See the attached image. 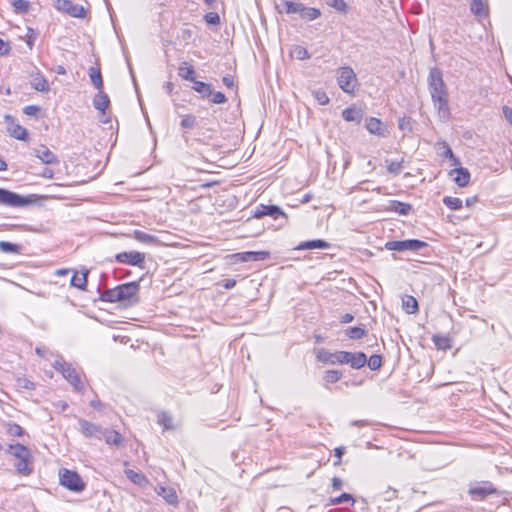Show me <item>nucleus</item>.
Listing matches in <instances>:
<instances>
[{"label": "nucleus", "mask_w": 512, "mask_h": 512, "mask_svg": "<svg viewBox=\"0 0 512 512\" xmlns=\"http://www.w3.org/2000/svg\"><path fill=\"white\" fill-rule=\"evenodd\" d=\"M196 125V117L193 115H186L180 122V126L185 129H192Z\"/></svg>", "instance_id": "5fc2aeb1"}, {"label": "nucleus", "mask_w": 512, "mask_h": 512, "mask_svg": "<svg viewBox=\"0 0 512 512\" xmlns=\"http://www.w3.org/2000/svg\"><path fill=\"white\" fill-rule=\"evenodd\" d=\"M337 82L345 93L353 94L357 85V77L351 67L345 66L340 68Z\"/></svg>", "instance_id": "0eeeda50"}, {"label": "nucleus", "mask_w": 512, "mask_h": 512, "mask_svg": "<svg viewBox=\"0 0 512 512\" xmlns=\"http://www.w3.org/2000/svg\"><path fill=\"white\" fill-rule=\"evenodd\" d=\"M442 147L444 149L442 157L448 158L451 161L452 166L460 165V160L454 155L452 149L446 142H442Z\"/></svg>", "instance_id": "37998d69"}, {"label": "nucleus", "mask_w": 512, "mask_h": 512, "mask_svg": "<svg viewBox=\"0 0 512 512\" xmlns=\"http://www.w3.org/2000/svg\"><path fill=\"white\" fill-rule=\"evenodd\" d=\"M469 494L474 500H483L489 495L497 494V489L491 482L486 481L482 482L478 486L471 487L469 489Z\"/></svg>", "instance_id": "ddd939ff"}, {"label": "nucleus", "mask_w": 512, "mask_h": 512, "mask_svg": "<svg viewBox=\"0 0 512 512\" xmlns=\"http://www.w3.org/2000/svg\"><path fill=\"white\" fill-rule=\"evenodd\" d=\"M79 425L81 428V432L89 438L102 439L103 433L105 429H102L101 426L89 422L84 419L79 420Z\"/></svg>", "instance_id": "2eb2a0df"}, {"label": "nucleus", "mask_w": 512, "mask_h": 512, "mask_svg": "<svg viewBox=\"0 0 512 512\" xmlns=\"http://www.w3.org/2000/svg\"><path fill=\"white\" fill-rule=\"evenodd\" d=\"M311 94L313 98L317 101V103L320 105H327L330 101L328 95L322 89H313L311 91Z\"/></svg>", "instance_id": "49530a36"}, {"label": "nucleus", "mask_w": 512, "mask_h": 512, "mask_svg": "<svg viewBox=\"0 0 512 512\" xmlns=\"http://www.w3.org/2000/svg\"><path fill=\"white\" fill-rule=\"evenodd\" d=\"M366 129L377 136L385 135V128L383 123L378 118L370 117L366 122Z\"/></svg>", "instance_id": "5701e85b"}, {"label": "nucleus", "mask_w": 512, "mask_h": 512, "mask_svg": "<svg viewBox=\"0 0 512 512\" xmlns=\"http://www.w3.org/2000/svg\"><path fill=\"white\" fill-rule=\"evenodd\" d=\"M4 426L6 427L7 434L12 437H22L25 433L24 429L16 423L5 422Z\"/></svg>", "instance_id": "e433bc0d"}, {"label": "nucleus", "mask_w": 512, "mask_h": 512, "mask_svg": "<svg viewBox=\"0 0 512 512\" xmlns=\"http://www.w3.org/2000/svg\"><path fill=\"white\" fill-rule=\"evenodd\" d=\"M157 423L163 426L164 429L170 430L173 429V419L171 415L167 412H161L157 416Z\"/></svg>", "instance_id": "58836bf2"}, {"label": "nucleus", "mask_w": 512, "mask_h": 512, "mask_svg": "<svg viewBox=\"0 0 512 512\" xmlns=\"http://www.w3.org/2000/svg\"><path fill=\"white\" fill-rule=\"evenodd\" d=\"M295 54H296L297 59H299V60H304V59L310 58L308 51L304 47H301V46L296 47Z\"/></svg>", "instance_id": "052dcab7"}, {"label": "nucleus", "mask_w": 512, "mask_h": 512, "mask_svg": "<svg viewBox=\"0 0 512 512\" xmlns=\"http://www.w3.org/2000/svg\"><path fill=\"white\" fill-rule=\"evenodd\" d=\"M402 307L408 314H414L419 309L416 298L410 295H407L405 298H403Z\"/></svg>", "instance_id": "7c9ffc66"}, {"label": "nucleus", "mask_w": 512, "mask_h": 512, "mask_svg": "<svg viewBox=\"0 0 512 512\" xmlns=\"http://www.w3.org/2000/svg\"><path fill=\"white\" fill-rule=\"evenodd\" d=\"M59 483L66 489L73 492H81L85 488V483L80 475L77 472L66 468H62L59 471Z\"/></svg>", "instance_id": "39448f33"}, {"label": "nucleus", "mask_w": 512, "mask_h": 512, "mask_svg": "<svg viewBox=\"0 0 512 512\" xmlns=\"http://www.w3.org/2000/svg\"><path fill=\"white\" fill-rule=\"evenodd\" d=\"M0 250L4 253H19L20 246L11 242L0 241Z\"/></svg>", "instance_id": "de8ad7c7"}, {"label": "nucleus", "mask_w": 512, "mask_h": 512, "mask_svg": "<svg viewBox=\"0 0 512 512\" xmlns=\"http://www.w3.org/2000/svg\"><path fill=\"white\" fill-rule=\"evenodd\" d=\"M345 355L346 351L330 352L329 350L322 348L318 350L316 357L320 362L335 365L345 364Z\"/></svg>", "instance_id": "9b49d317"}, {"label": "nucleus", "mask_w": 512, "mask_h": 512, "mask_svg": "<svg viewBox=\"0 0 512 512\" xmlns=\"http://www.w3.org/2000/svg\"><path fill=\"white\" fill-rule=\"evenodd\" d=\"M303 3L282 0L281 6H286V14H299Z\"/></svg>", "instance_id": "79ce46f5"}, {"label": "nucleus", "mask_w": 512, "mask_h": 512, "mask_svg": "<svg viewBox=\"0 0 512 512\" xmlns=\"http://www.w3.org/2000/svg\"><path fill=\"white\" fill-rule=\"evenodd\" d=\"M255 254L256 261L265 260L270 256L268 251H255Z\"/></svg>", "instance_id": "338daca9"}, {"label": "nucleus", "mask_w": 512, "mask_h": 512, "mask_svg": "<svg viewBox=\"0 0 512 512\" xmlns=\"http://www.w3.org/2000/svg\"><path fill=\"white\" fill-rule=\"evenodd\" d=\"M6 453L14 456L17 461L14 463V467L18 474L23 476H29L33 473V456L29 448L23 444L15 443L9 444L6 449Z\"/></svg>", "instance_id": "f03ea898"}, {"label": "nucleus", "mask_w": 512, "mask_h": 512, "mask_svg": "<svg viewBox=\"0 0 512 512\" xmlns=\"http://www.w3.org/2000/svg\"><path fill=\"white\" fill-rule=\"evenodd\" d=\"M145 253L139 251H130V266H138L144 269Z\"/></svg>", "instance_id": "4c0bfd02"}, {"label": "nucleus", "mask_w": 512, "mask_h": 512, "mask_svg": "<svg viewBox=\"0 0 512 512\" xmlns=\"http://www.w3.org/2000/svg\"><path fill=\"white\" fill-rule=\"evenodd\" d=\"M332 488L335 491L341 490L343 488V481L339 477H333Z\"/></svg>", "instance_id": "e2e57ef3"}, {"label": "nucleus", "mask_w": 512, "mask_h": 512, "mask_svg": "<svg viewBox=\"0 0 512 512\" xmlns=\"http://www.w3.org/2000/svg\"><path fill=\"white\" fill-rule=\"evenodd\" d=\"M114 341H120L121 343L127 342V336L120 330L116 331L112 335Z\"/></svg>", "instance_id": "680f3d73"}, {"label": "nucleus", "mask_w": 512, "mask_h": 512, "mask_svg": "<svg viewBox=\"0 0 512 512\" xmlns=\"http://www.w3.org/2000/svg\"><path fill=\"white\" fill-rule=\"evenodd\" d=\"M443 203L451 210H459L462 208V200L457 197L445 196L443 198Z\"/></svg>", "instance_id": "a18cd8bd"}, {"label": "nucleus", "mask_w": 512, "mask_h": 512, "mask_svg": "<svg viewBox=\"0 0 512 512\" xmlns=\"http://www.w3.org/2000/svg\"><path fill=\"white\" fill-rule=\"evenodd\" d=\"M193 90H195L197 93L201 94L203 98L210 97L212 94V87L210 84L202 82V81H193Z\"/></svg>", "instance_id": "473e14b6"}, {"label": "nucleus", "mask_w": 512, "mask_h": 512, "mask_svg": "<svg viewBox=\"0 0 512 512\" xmlns=\"http://www.w3.org/2000/svg\"><path fill=\"white\" fill-rule=\"evenodd\" d=\"M204 20L209 25H219L220 24V16L217 12H208L204 16Z\"/></svg>", "instance_id": "6e6d98bb"}, {"label": "nucleus", "mask_w": 512, "mask_h": 512, "mask_svg": "<svg viewBox=\"0 0 512 512\" xmlns=\"http://www.w3.org/2000/svg\"><path fill=\"white\" fill-rule=\"evenodd\" d=\"M255 255H256L255 251H247V252L237 253L234 256L242 262H248V261H256Z\"/></svg>", "instance_id": "4d7b16f0"}, {"label": "nucleus", "mask_w": 512, "mask_h": 512, "mask_svg": "<svg viewBox=\"0 0 512 512\" xmlns=\"http://www.w3.org/2000/svg\"><path fill=\"white\" fill-rule=\"evenodd\" d=\"M16 386L19 389H24V390H29V391L35 389V384L32 381H30L29 379L25 378V377L17 378Z\"/></svg>", "instance_id": "3c124183"}, {"label": "nucleus", "mask_w": 512, "mask_h": 512, "mask_svg": "<svg viewBox=\"0 0 512 512\" xmlns=\"http://www.w3.org/2000/svg\"><path fill=\"white\" fill-rule=\"evenodd\" d=\"M55 8L75 18H84L86 13L83 6L71 0H56Z\"/></svg>", "instance_id": "1a4fd4ad"}, {"label": "nucleus", "mask_w": 512, "mask_h": 512, "mask_svg": "<svg viewBox=\"0 0 512 512\" xmlns=\"http://www.w3.org/2000/svg\"><path fill=\"white\" fill-rule=\"evenodd\" d=\"M503 114L506 120L512 125V108L508 106L503 107Z\"/></svg>", "instance_id": "69168bd1"}, {"label": "nucleus", "mask_w": 512, "mask_h": 512, "mask_svg": "<svg viewBox=\"0 0 512 512\" xmlns=\"http://www.w3.org/2000/svg\"><path fill=\"white\" fill-rule=\"evenodd\" d=\"M102 438L105 439L107 444L118 446L122 441V435L115 430H104Z\"/></svg>", "instance_id": "72a5a7b5"}, {"label": "nucleus", "mask_w": 512, "mask_h": 512, "mask_svg": "<svg viewBox=\"0 0 512 512\" xmlns=\"http://www.w3.org/2000/svg\"><path fill=\"white\" fill-rule=\"evenodd\" d=\"M210 97H211L210 101L214 104H223L227 101L225 94L220 91H218V92L212 91V94L210 95Z\"/></svg>", "instance_id": "13d9d810"}, {"label": "nucleus", "mask_w": 512, "mask_h": 512, "mask_svg": "<svg viewBox=\"0 0 512 512\" xmlns=\"http://www.w3.org/2000/svg\"><path fill=\"white\" fill-rule=\"evenodd\" d=\"M345 334L349 339L358 340L366 335V328L364 325L349 327L346 329Z\"/></svg>", "instance_id": "2f4dec72"}, {"label": "nucleus", "mask_w": 512, "mask_h": 512, "mask_svg": "<svg viewBox=\"0 0 512 512\" xmlns=\"http://www.w3.org/2000/svg\"><path fill=\"white\" fill-rule=\"evenodd\" d=\"M140 280H142V278H140L139 280L130 281V306L138 302V297L136 296V293L139 288Z\"/></svg>", "instance_id": "8fccbe9b"}, {"label": "nucleus", "mask_w": 512, "mask_h": 512, "mask_svg": "<svg viewBox=\"0 0 512 512\" xmlns=\"http://www.w3.org/2000/svg\"><path fill=\"white\" fill-rule=\"evenodd\" d=\"M88 75L91 80V83L97 90L103 89L102 74L98 67L91 66L88 70Z\"/></svg>", "instance_id": "c85d7f7f"}, {"label": "nucleus", "mask_w": 512, "mask_h": 512, "mask_svg": "<svg viewBox=\"0 0 512 512\" xmlns=\"http://www.w3.org/2000/svg\"><path fill=\"white\" fill-rule=\"evenodd\" d=\"M34 155L44 164H55L58 163L57 156L46 146L41 145L39 148L34 150Z\"/></svg>", "instance_id": "f3484780"}, {"label": "nucleus", "mask_w": 512, "mask_h": 512, "mask_svg": "<svg viewBox=\"0 0 512 512\" xmlns=\"http://www.w3.org/2000/svg\"><path fill=\"white\" fill-rule=\"evenodd\" d=\"M4 121L7 124V131L11 137L21 141H26L28 139L27 129L16 123L15 118L12 115L6 114L4 116Z\"/></svg>", "instance_id": "9d476101"}, {"label": "nucleus", "mask_w": 512, "mask_h": 512, "mask_svg": "<svg viewBox=\"0 0 512 512\" xmlns=\"http://www.w3.org/2000/svg\"><path fill=\"white\" fill-rule=\"evenodd\" d=\"M163 496V498L169 503V504H177L178 497L173 488H165L161 487V492L159 493Z\"/></svg>", "instance_id": "a19ab883"}, {"label": "nucleus", "mask_w": 512, "mask_h": 512, "mask_svg": "<svg viewBox=\"0 0 512 512\" xmlns=\"http://www.w3.org/2000/svg\"><path fill=\"white\" fill-rule=\"evenodd\" d=\"M252 216L254 218L260 219L265 216H269L275 221H278L277 228H282L287 225L288 223V217L286 213L282 210L281 207L277 205H265V204H259L255 207V209L252 211Z\"/></svg>", "instance_id": "7ed1b4c3"}, {"label": "nucleus", "mask_w": 512, "mask_h": 512, "mask_svg": "<svg viewBox=\"0 0 512 512\" xmlns=\"http://www.w3.org/2000/svg\"><path fill=\"white\" fill-rule=\"evenodd\" d=\"M327 4L341 13H347V3L344 0H327Z\"/></svg>", "instance_id": "09e8293b"}, {"label": "nucleus", "mask_w": 512, "mask_h": 512, "mask_svg": "<svg viewBox=\"0 0 512 512\" xmlns=\"http://www.w3.org/2000/svg\"><path fill=\"white\" fill-rule=\"evenodd\" d=\"M110 103L109 97L103 92V89L98 90V93L93 98V106L96 110L104 113Z\"/></svg>", "instance_id": "4be33fe9"}, {"label": "nucleus", "mask_w": 512, "mask_h": 512, "mask_svg": "<svg viewBox=\"0 0 512 512\" xmlns=\"http://www.w3.org/2000/svg\"><path fill=\"white\" fill-rule=\"evenodd\" d=\"M53 367L56 371L62 374V376L74 387L76 391L81 392L84 389L78 373L70 363L56 360L53 363Z\"/></svg>", "instance_id": "423d86ee"}, {"label": "nucleus", "mask_w": 512, "mask_h": 512, "mask_svg": "<svg viewBox=\"0 0 512 512\" xmlns=\"http://www.w3.org/2000/svg\"><path fill=\"white\" fill-rule=\"evenodd\" d=\"M432 341L439 350L445 351L452 347V340L448 335L435 334L432 336Z\"/></svg>", "instance_id": "b1692460"}, {"label": "nucleus", "mask_w": 512, "mask_h": 512, "mask_svg": "<svg viewBox=\"0 0 512 512\" xmlns=\"http://www.w3.org/2000/svg\"><path fill=\"white\" fill-rule=\"evenodd\" d=\"M450 175L453 176L454 182L459 187H466L470 182V173L466 168L459 167L452 169Z\"/></svg>", "instance_id": "a211bd4d"}, {"label": "nucleus", "mask_w": 512, "mask_h": 512, "mask_svg": "<svg viewBox=\"0 0 512 512\" xmlns=\"http://www.w3.org/2000/svg\"><path fill=\"white\" fill-rule=\"evenodd\" d=\"M132 235L135 240H137L139 243H142L145 245L156 246L160 243L156 236H154L152 234H148V233L138 230V229L134 230Z\"/></svg>", "instance_id": "aec40b11"}, {"label": "nucleus", "mask_w": 512, "mask_h": 512, "mask_svg": "<svg viewBox=\"0 0 512 512\" xmlns=\"http://www.w3.org/2000/svg\"><path fill=\"white\" fill-rule=\"evenodd\" d=\"M299 15L304 20L313 21L321 16V11L318 8L306 7L302 4Z\"/></svg>", "instance_id": "bb28decb"}, {"label": "nucleus", "mask_w": 512, "mask_h": 512, "mask_svg": "<svg viewBox=\"0 0 512 512\" xmlns=\"http://www.w3.org/2000/svg\"><path fill=\"white\" fill-rule=\"evenodd\" d=\"M342 378V372L338 370H327L323 376V380L327 384L338 382Z\"/></svg>", "instance_id": "c03bdc74"}, {"label": "nucleus", "mask_w": 512, "mask_h": 512, "mask_svg": "<svg viewBox=\"0 0 512 512\" xmlns=\"http://www.w3.org/2000/svg\"><path fill=\"white\" fill-rule=\"evenodd\" d=\"M427 81L433 105L437 109L440 118L448 119L450 114L448 91L443 80L442 71L437 67L431 68Z\"/></svg>", "instance_id": "f257e3e1"}, {"label": "nucleus", "mask_w": 512, "mask_h": 512, "mask_svg": "<svg viewBox=\"0 0 512 512\" xmlns=\"http://www.w3.org/2000/svg\"><path fill=\"white\" fill-rule=\"evenodd\" d=\"M470 11L479 18L488 16V6L482 0H472L470 4Z\"/></svg>", "instance_id": "393cba45"}, {"label": "nucleus", "mask_w": 512, "mask_h": 512, "mask_svg": "<svg viewBox=\"0 0 512 512\" xmlns=\"http://www.w3.org/2000/svg\"><path fill=\"white\" fill-rule=\"evenodd\" d=\"M342 117L347 122H355L360 124L363 117V111L355 106H350L342 111Z\"/></svg>", "instance_id": "6ab92c4d"}, {"label": "nucleus", "mask_w": 512, "mask_h": 512, "mask_svg": "<svg viewBox=\"0 0 512 512\" xmlns=\"http://www.w3.org/2000/svg\"><path fill=\"white\" fill-rule=\"evenodd\" d=\"M13 10L17 14H25L30 9V2L27 0H9Z\"/></svg>", "instance_id": "f704fd0d"}, {"label": "nucleus", "mask_w": 512, "mask_h": 512, "mask_svg": "<svg viewBox=\"0 0 512 512\" xmlns=\"http://www.w3.org/2000/svg\"><path fill=\"white\" fill-rule=\"evenodd\" d=\"M402 163L403 161H391L387 166V171L393 175L400 174L403 169Z\"/></svg>", "instance_id": "864d4df0"}, {"label": "nucleus", "mask_w": 512, "mask_h": 512, "mask_svg": "<svg viewBox=\"0 0 512 512\" xmlns=\"http://www.w3.org/2000/svg\"><path fill=\"white\" fill-rule=\"evenodd\" d=\"M354 502H355V500H354L353 496L351 494L345 492L337 497L330 498L329 505H339V504H343V503H349V504L353 505Z\"/></svg>", "instance_id": "ea45409f"}, {"label": "nucleus", "mask_w": 512, "mask_h": 512, "mask_svg": "<svg viewBox=\"0 0 512 512\" xmlns=\"http://www.w3.org/2000/svg\"><path fill=\"white\" fill-rule=\"evenodd\" d=\"M130 482L134 483L135 485H138L141 488H146L148 486H151L150 481L143 473L136 472L131 469H130Z\"/></svg>", "instance_id": "c756f323"}, {"label": "nucleus", "mask_w": 512, "mask_h": 512, "mask_svg": "<svg viewBox=\"0 0 512 512\" xmlns=\"http://www.w3.org/2000/svg\"><path fill=\"white\" fill-rule=\"evenodd\" d=\"M30 85L34 90L42 93L50 91V85L47 79L37 68L30 73Z\"/></svg>", "instance_id": "4468645a"}, {"label": "nucleus", "mask_w": 512, "mask_h": 512, "mask_svg": "<svg viewBox=\"0 0 512 512\" xmlns=\"http://www.w3.org/2000/svg\"><path fill=\"white\" fill-rule=\"evenodd\" d=\"M330 243L322 239H315L309 241H303L295 247L296 250H310V249H328Z\"/></svg>", "instance_id": "412c9836"}, {"label": "nucleus", "mask_w": 512, "mask_h": 512, "mask_svg": "<svg viewBox=\"0 0 512 512\" xmlns=\"http://www.w3.org/2000/svg\"><path fill=\"white\" fill-rule=\"evenodd\" d=\"M39 111L40 107L37 105H28L23 108V112L27 116H36Z\"/></svg>", "instance_id": "bf43d9fd"}, {"label": "nucleus", "mask_w": 512, "mask_h": 512, "mask_svg": "<svg viewBox=\"0 0 512 512\" xmlns=\"http://www.w3.org/2000/svg\"><path fill=\"white\" fill-rule=\"evenodd\" d=\"M235 285H236V280L235 279H225L222 282V286L225 289H232V288L235 287Z\"/></svg>", "instance_id": "774afa93"}, {"label": "nucleus", "mask_w": 512, "mask_h": 512, "mask_svg": "<svg viewBox=\"0 0 512 512\" xmlns=\"http://www.w3.org/2000/svg\"><path fill=\"white\" fill-rule=\"evenodd\" d=\"M389 209L391 211L398 213L399 215L406 216L412 210V206L409 203L392 200V201H390Z\"/></svg>", "instance_id": "cd10ccee"}, {"label": "nucleus", "mask_w": 512, "mask_h": 512, "mask_svg": "<svg viewBox=\"0 0 512 512\" xmlns=\"http://www.w3.org/2000/svg\"><path fill=\"white\" fill-rule=\"evenodd\" d=\"M10 49H11V47H10L9 43L3 41L0 38V55L8 54Z\"/></svg>", "instance_id": "0e129e2a"}, {"label": "nucleus", "mask_w": 512, "mask_h": 512, "mask_svg": "<svg viewBox=\"0 0 512 512\" xmlns=\"http://www.w3.org/2000/svg\"><path fill=\"white\" fill-rule=\"evenodd\" d=\"M428 247V243L418 239H407L399 241H388L385 248L390 251H419Z\"/></svg>", "instance_id": "6e6552de"}, {"label": "nucleus", "mask_w": 512, "mask_h": 512, "mask_svg": "<svg viewBox=\"0 0 512 512\" xmlns=\"http://www.w3.org/2000/svg\"><path fill=\"white\" fill-rule=\"evenodd\" d=\"M35 195L23 196L5 188H0V204L9 207H25L35 202Z\"/></svg>", "instance_id": "20e7f679"}, {"label": "nucleus", "mask_w": 512, "mask_h": 512, "mask_svg": "<svg viewBox=\"0 0 512 512\" xmlns=\"http://www.w3.org/2000/svg\"><path fill=\"white\" fill-rule=\"evenodd\" d=\"M128 299V283H123L113 289H107L101 294V300L107 302H118Z\"/></svg>", "instance_id": "f8f14e48"}, {"label": "nucleus", "mask_w": 512, "mask_h": 512, "mask_svg": "<svg viewBox=\"0 0 512 512\" xmlns=\"http://www.w3.org/2000/svg\"><path fill=\"white\" fill-rule=\"evenodd\" d=\"M88 270L83 271L80 275L74 272L70 280V285L80 290H85L87 286Z\"/></svg>", "instance_id": "a878e982"}, {"label": "nucleus", "mask_w": 512, "mask_h": 512, "mask_svg": "<svg viewBox=\"0 0 512 512\" xmlns=\"http://www.w3.org/2000/svg\"><path fill=\"white\" fill-rule=\"evenodd\" d=\"M345 364H349L353 369H360L366 365L367 356L364 352L346 351Z\"/></svg>", "instance_id": "dca6fc26"}, {"label": "nucleus", "mask_w": 512, "mask_h": 512, "mask_svg": "<svg viewBox=\"0 0 512 512\" xmlns=\"http://www.w3.org/2000/svg\"><path fill=\"white\" fill-rule=\"evenodd\" d=\"M179 75L191 82L195 80V70L192 65H188L186 62H184L180 68H179Z\"/></svg>", "instance_id": "c9c22d12"}, {"label": "nucleus", "mask_w": 512, "mask_h": 512, "mask_svg": "<svg viewBox=\"0 0 512 512\" xmlns=\"http://www.w3.org/2000/svg\"><path fill=\"white\" fill-rule=\"evenodd\" d=\"M371 370H378L382 366V357L378 354L370 356L366 362Z\"/></svg>", "instance_id": "603ef678"}]
</instances>
